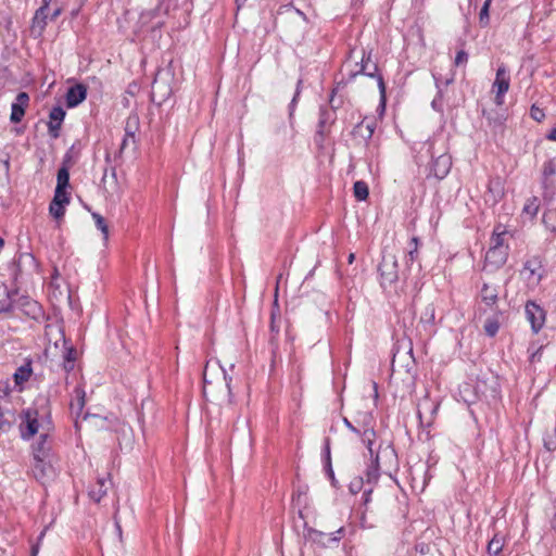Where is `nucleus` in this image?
Here are the masks:
<instances>
[{
  "label": "nucleus",
  "instance_id": "nucleus-34",
  "mask_svg": "<svg viewBox=\"0 0 556 556\" xmlns=\"http://www.w3.org/2000/svg\"><path fill=\"white\" fill-rule=\"evenodd\" d=\"M539 211V200L538 198L533 197L532 199L528 200V202L525 204L523 212L531 216H535Z\"/></svg>",
  "mask_w": 556,
  "mask_h": 556
},
{
  "label": "nucleus",
  "instance_id": "nucleus-8",
  "mask_svg": "<svg viewBox=\"0 0 556 556\" xmlns=\"http://www.w3.org/2000/svg\"><path fill=\"white\" fill-rule=\"evenodd\" d=\"M51 432L40 433L38 441L33 445V459L52 458Z\"/></svg>",
  "mask_w": 556,
  "mask_h": 556
},
{
  "label": "nucleus",
  "instance_id": "nucleus-37",
  "mask_svg": "<svg viewBox=\"0 0 556 556\" xmlns=\"http://www.w3.org/2000/svg\"><path fill=\"white\" fill-rule=\"evenodd\" d=\"M65 205L66 204H63V203H59V205H54V202H51L50 206H49L50 214L56 219L63 217V215L65 213Z\"/></svg>",
  "mask_w": 556,
  "mask_h": 556
},
{
  "label": "nucleus",
  "instance_id": "nucleus-31",
  "mask_svg": "<svg viewBox=\"0 0 556 556\" xmlns=\"http://www.w3.org/2000/svg\"><path fill=\"white\" fill-rule=\"evenodd\" d=\"M21 305H25L27 308H26V314L27 315H30L31 317L36 318L37 314L40 312V307L38 306V303L37 302H31V301H28L26 298H22L18 300V302H22Z\"/></svg>",
  "mask_w": 556,
  "mask_h": 556
},
{
  "label": "nucleus",
  "instance_id": "nucleus-46",
  "mask_svg": "<svg viewBox=\"0 0 556 556\" xmlns=\"http://www.w3.org/2000/svg\"><path fill=\"white\" fill-rule=\"evenodd\" d=\"M326 454H327V471L331 479H333V471L330 464V448H329V441L327 440L326 444Z\"/></svg>",
  "mask_w": 556,
  "mask_h": 556
},
{
  "label": "nucleus",
  "instance_id": "nucleus-5",
  "mask_svg": "<svg viewBox=\"0 0 556 556\" xmlns=\"http://www.w3.org/2000/svg\"><path fill=\"white\" fill-rule=\"evenodd\" d=\"M342 533L343 528H340L334 533H325L316 529L308 528L306 529L305 536L307 540L312 541L315 544H318L323 547H330L332 544L339 543Z\"/></svg>",
  "mask_w": 556,
  "mask_h": 556
},
{
  "label": "nucleus",
  "instance_id": "nucleus-44",
  "mask_svg": "<svg viewBox=\"0 0 556 556\" xmlns=\"http://www.w3.org/2000/svg\"><path fill=\"white\" fill-rule=\"evenodd\" d=\"M530 113H531V117L538 122H541L545 117L543 110H541L540 108H538L535 105H532Z\"/></svg>",
  "mask_w": 556,
  "mask_h": 556
},
{
  "label": "nucleus",
  "instance_id": "nucleus-40",
  "mask_svg": "<svg viewBox=\"0 0 556 556\" xmlns=\"http://www.w3.org/2000/svg\"><path fill=\"white\" fill-rule=\"evenodd\" d=\"M363 485H364L363 477H357L351 481L349 489H350L351 493L356 494L363 489Z\"/></svg>",
  "mask_w": 556,
  "mask_h": 556
},
{
  "label": "nucleus",
  "instance_id": "nucleus-62",
  "mask_svg": "<svg viewBox=\"0 0 556 556\" xmlns=\"http://www.w3.org/2000/svg\"><path fill=\"white\" fill-rule=\"evenodd\" d=\"M105 161H106V163H110V161H111V156H110V154H106V156H105Z\"/></svg>",
  "mask_w": 556,
  "mask_h": 556
},
{
  "label": "nucleus",
  "instance_id": "nucleus-21",
  "mask_svg": "<svg viewBox=\"0 0 556 556\" xmlns=\"http://www.w3.org/2000/svg\"><path fill=\"white\" fill-rule=\"evenodd\" d=\"M108 483L109 481L104 478L98 479L96 485H93L89 491L90 498L94 502H100L108 492Z\"/></svg>",
  "mask_w": 556,
  "mask_h": 556
},
{
  "label": "nucleus",
  "instance_id": "nucleus-36",
  "mask_svg": "<svg viewBox=\"0 0 556 556\" xmlns=\"http://www.w3.org/2000/svg\"><path fill=\"white\" fill-rule=\"evenodd\" d=\"M220 370L223 374V380H224L225 390H226L225 397L228 403H231L232 402V394H231V388H230L231 377L227 376L224 368L220 367Z\"/></svg>",
  "mask_w": 556,
  "mask_h": 556
},
{
  "label": "nucleus",
  "instance_id": "nucleus-61",
  "mask_svg": "<svg viewBox=\"0 0 556 556\" xmlns=\"http://www.w3.org/2000/svg\"><path fill=\"white\" fill-rule=\"evenodd\" d=\"M116 529H117L118 534L121 536L122 535V529H121V526L118 525V522H116Z\"/></svg>",
  "mask_w": 556,
  "mask_h": 556
},
{
  "label": "nucleus",
  "instance_id": "nucleus-23",
  "mask_svg": "<svg viewBox=\"0 0 556 556\" xmlns=\"http://www.w3.org/2000/svg\"><path fill=\"white\" fill-rule=\"evenodd\" d=\"M435 320V308L432 303H428L425 305L421 314H420V323L427 327H432Z\"/></svg>",
  "mask_w": 556,
  "mask_h": 556
},
{
  "label": "nucleus",
  "instance_id": "nucleus-38",
  "mask_svg": "<svg viewBox=\"0 0 556 556\" xmlns=\"http://www.w3.org/2000/svg\"><path fill=\"white\" fill-rule=\"evenodd\" d=\"M409 245H410V250L408 251V254H407V257H408L407 262H414L418 254V238L413 237Z\"/></svg>",
  "mask_w": 556,
  "mask_h": 556
},
{
  "label": "nucleus",
  "instance_id": "nucleus-51",
  "mask_svg": "<svg viewBox=\"0 0 556 556\" xmlns=\"http://www.w3.org/2000/svg\"><path fill=\"white\" fill-rule=\"evenodd\" d=\"M371 492H372V489H371V488H369V489H367V490H365V491H364V493H363V500H364V504H365V505L369 503Z\"/></svg>",
  "mask_w": 556,
  "mask_h": 556
},
{
  "label": "nucleus",
  "instance_id": "nucleus-16",
  "mask_svg": "<svg viewBox=\"0 0 556 556\" xmlns=\"http://www.w3.org/2000/svg\"><path fill=\"white\" fill-rule=\"evenodd\" d=\"M481 301L485 306L493 308L498 301V290L496 286L484 282L480 290Z\"/></svg>",
  "mask_w": 556,
  "mask_h": 556
},
{
  "label": "nucleus",
  "instance_id": "nucleus-49",
  "mask_svg": "<svg viewBox=\"0 0 556 556\" xmlns=\"http://www.w3.org/2000/svg\"><path fill=\"white\" fill-rule=\"evenodd\" d=\"M366 130H367V135H362V137L365 139V140H369L374 132H375V124H367L366 125Z\"/></svg>",
  "mask_w": 556,
  "mask_h": 556
},
{
  "label": "nucleus",
  "instance_id": "nucleus-4",
  "mask_svg": "<svg viewBox=\"0 0 556 556\" xmlns=\"http://www.w3.org/2000/svg\"><path fill=\"white\" fill-rule=\"evenodd\" d=\"M399 264L395 255L386 254L379 265L381 286H391L399 279Z\"/></svg>",
  "mask_w": 556,
  "mask_h": 556
},
{
  "label": "nucleus",
  "instance_id": "nucleus-20",
  "mask_svg": "<svg viewBox=\"0 0 556 556\" xmlns=\"http://www.w3.org/2000/svg\"><path fill=\"white\" fill-rule=\"evenodd\" d=\"M358 435H361L362 442L366 445V447L368 448V452L370 454V457L372 458L374 457L372 444L376 439V431H375L374 427L369 422H365V428L363 429V431H361V433Z\"/></svg>",
  "mask_w": 556,
  "mask_h": 556
},
{
  "label": "nucleus",
  "instance_id": "nucleus-3",
  "mask_svg": "<svg viewBox=\"0 0 556 556\" xmlns=\"http://www.w3.org/2000/svg\"><path fill=\"white\" fill-rule=\"evenodd\" d=\"M31 475L42 485L53 481L56 470L52 465V458L33 459Z\"/></svg>",
  "mask_w": 556,
  "mask_h": 556
},
{
  "label": "nucleus",
  "instance_id": "nucleus-9",
  "mask_svg": "<svg viewBox=\"0 0 556 556\" xmlns=\"http://www.w3.org/2000/svg\"><path fill=\"white\" fill-rule=\"evenodd\" d=\"M334 122V114L327 108L321 106L319 111L318 129L316 131L315 141L321 146L326 135L329 131V126Z\"/></svg>",
  "mask_w": 556,
  "mask_h": 556
},
{
  "label": "nucleus",
  "instance_id": "nucleus-50",
  "mask_svg": "<svg viewBox=\"0 0 556 556\" xmlns=\"http://www.w3.org/2000/svg\"><path fill=\"white\" fill-rule=\"evenodd\" d=\"M343 422L352 432L359 434L361 429L356 428L348 418H343Z\"/></svg>",
  "mask_w": 556,
  "mask_h": 556
},
{
  "label": "nucleus",
  "instance_id": "nucleus-35",
  "mask_svg": "<svg viewBox=\"0 0 556 556\" xmlns=\"http://www.w3.org/2000/svg\"><path fill=\"white\" fill-rule=\"evenodd\" d=\"M76 401L71 404L72 409L81 410L85 406V391L80 388H76Z\"/></svg>",
  "mask_w": 556,
  "mask_h": 556
},
{
  "label": "nucleus",
  "instance_id": "nucleus-6",
  "mask_svg": "<svg viewBox=\"0 0 556 556\" xmlns=\"http://www.w3.org/2000/svg\"><path fill=\"white\" fill-rule=\"evenodd\" d=\"M510 84L509 74L505 65H500L496 71V77L493 83V90L495 91V103L502 105L504 103V94L508 91Z\"/></svg>",
  "mask_w": 556,
  "mask_h": 556
},
{
  "label": "nucleus",
  "instance_id": "nucleus-17",
  "mask_svg": "<svg viewBox=\"0 0 556 556\" xmlns=\"http://www.w3.org/2000/svg\"><path fill=\"white\" fill-rule=\"evenodd\" d=\"M16 292H10L7 287L0 286V313H8L14 308Z\"/></svg>",
  "mask_w": 556,
  "mask_h": 556
},
{
  "label": "nucleus",
  "instance_id": "nucleus-56",
  "mask_svg": "<svg viewBox=\"0 0 556 556\" xmlns=\"http://www.w3.org/2000/svg\"><path fill=\"white\" fill-rule=\"evenodd\" d=\"M547 139L556 141V128H554L548 135Z\"/></svg>",
  "mask_w": 556,
  "mask_h": 556
},
{
  "label": "nucleus",
  "instance_id": "nucleus-59",
  "mask_svg": "<svg viewBox=\"0 0 556 556\" xmlns=\"http://www.w3.org/2000/svg\"><path fill=\"white\" fill-rule=\"evenodd\" d=\"M354 258H355V255H354L353 253H351V254L349 255V260H348V261H349V263H350V264H352V263H353V261H354Z\"/></svg>",
  "mask_w": 556,
  "mask_h": 556
},
{
  "label": "nucleus",
  "instance_id": "nucleus-13",
  "mask_svg": "<svg viewBox=\"0 0 556 556\" xmlns=\"http://www.w3.org/2000/svg\"><path fill=\"white\" fill-rule=\"evenodd\" d=\"M87 97V87L83 84H76L68 88L66 92V104L68 108H75L85 101Z\"/></svg>",
  "mask_w": 556,
  "mask_h": 556
},
{
  "label": "nucleus",
  "instance_id": "nucleus-64",
  "mask_svg": "<svg viewBox=\"0 0 556 556\" xmlns=\"http://www.w3.org/2000/svg\"><path fill=\"white\" fill-rule=\"evenodd\" d=\"M362 127H363V123L358 124V125L356 126V129L361 130V129H362Z\"/></svg>",
  "mask_w": 556,
  "mask_h": 556
},
{
  "label": "nucleus",
  "instance_id": "nucleus-26",
  "mask_svg": "<svg viewBox=\"0 0 556 556\" xmlns=\"http://www.w3.org/2000/svg\"><path fill=\"white\" fill-rule=\"evenodd\" d=\"M354 195L358 201H364L368 198L369 190L365 181H356L353 187Z\"/></svg>",
  "mask_w": 556,
  "mask_h": 556
},
{
  "label": "nucleus",
  "instance_id": "nucleus-32",
  "mask_svg": "<svg viewBox=\"0 0 556 556\" xmlns=\"http://www.w3.org/2000/svg\"><path fill=\"white\" fill-rule=\"evenodd\" d=\"M51 202H54V205H59V203L68 204L70 197L66 189L55 187L54 197Z\"/></svg>",
  "mask_w": 556,
  "mask_h": 556
},
{
  "label": "nucleus",
  "instance_id": "nucleus-12",
  "mask_svg": "<svg viewBox=\"0 0 556 556\" xmlns=\"http://www.w3.org/2000/svg\"><path fill=\"white\" fill-rule=\"evenodd\" d=\"M508 257V248H489L485 253V264L494 268L503 266Z\"/></svg>",
  "mask_w": 556,
  "mask_h": 556
},
{
  "label": "nucleus",
  "instance_id": "nucleus-33",
  "mask_svg": "<svg viewBox=\"0 0 556 556\" xmlns=\"http://www.w3.org/2000/svg\"><path fill=\"white\" fill-rule=\"evenodd\" d=\"M490 4H491V0H485L484 4L482 5V8L480 10L479 22H480L481 26H486L489 24V21H490V16H489Z\"/></svg>",
  "mask_w": 556,
  "mask_h": 556
},
{
  "label": "nucleus",
  "instance_id": "nucleus-58",
  "mask_svg": "<svg viewBox=\"0 0 556 556\" xmlns=\"http://www.w3.org/2000/svg\"><path fill=\"white\" fill-rule=\"evenodd\" d=\"M38 553V545L31 547V554L35 556Z\"/></svg>",
  "mask_w": 556,
  "mask_h": 556
},
{
  "label": "nucleus",
  "instance_id": "nucleus-24",
  "mask_svg": "<svg viewBox=\"0 0 556 556\" xmlns=\"http://www.w3.org/2000/svg\"><path fill=\"white\" fill-rule=\"evenodd\" d=\"M379 479V455H375L371 464L366 470V480L368 484L376 483Z\"/></svg>",
  "mask_w": 556,
  "mask_h": 556
},
{
  "label": "nucleus",
  "instance_id": "nucleus-14",
  "mask_svg": "<svg viewBox=\"0 0 556 556\" xmlns=\"http://www.w3.org/2000/svg\"><path fill=\"white\" fill-rule=\"evenodd\" d=\"M451 166V156L441 154L433 161L431 172L437 178L443 179L448 174Z\"/></svg>",
  "mask_w": 556,
  "mask_h": 556
},
{
  "label": "nucleus",
  "instance_id": "nucleus-57",
  "mask_svg": "<svg viewBox=\"0 0 556 556\" xmlns=\"http://www.w3.org/2000/svg\"><path fill=\"white\" fill-rule=\"evenodd\" d=\"M247 0H235L237 9H241L245 4Z\"/></svg>",
  "mask_w": 556,
  "mask_h": 556
},
{
  "label": "nucleus",
  "instance_id": "nucleus-22",
  "mask_svg": "<svg viewBox=\"0 0 556 556\" xmlns=\"http://www.w3.org/2000/svg\"><path fill=\"white\" fill-rule=\"evenodd\" d=\"M139 129V117L137 114L128 116L125 125V136L131 138V144L136 143V132Z\"/></svg>",
  "mask_w": 556,
  "mask_h": 556
},
{
  "label": "nucleus",
  "instance_id": "nucleus-15",
  "mask_svg": "<svg viewBox=\"0 0 556 556\" xmlns=\"http://www.w3.org/2000/svg\"><path fill=\"white\" fill-rule=\"evenodd\" d=\"M49 11L50 8H46V5H40L36 10L31 25V30L34 33H38V35H41L49 20Z\"/></svg>",
  "mask_w": 556,
  "mask_h": 556
},
{
  "label": "nucleus",
  "instance_id": "nucleus-63",
  "mask_svg": "<svg viewBox=\"0 0 556 556\" xmlns=\"http://www.w3.org/2000/svg\"><path fill=\"white\" fill-rule=\"evenodd\" d=\"M296 13H298L299 15H301V16H303V17L305 18L304 13H303V12H301L300 10H296Z\"/></svg>",
  "mask_w": 556,
  "mask_h": 556
},
{
  "label": "nucleus",
  "instance_id": "nucleus-41",
  "mask_svg": "<svg viewBox=\"0 0 556 556\" xmlns=\"http://www.w3.org/2000/svg\"><path fill=\"white\" fill-rule=\"evenodd\" d=\"M543 174L545 177H549L556 174V161L551 160L544 165Z\"/></svg>",
  "mask_w": 556,
  "mask_h": 556
},
{
  "label": "nucleus",
  "instance_id": "nucleus-54",
  "mask_svg": "<svg viewBox=\"0 0 556 556\" xmlns=\"http://www.w3.org/2000/svg\"><path fill=\"white\" fill-rule=\"evenodd\" d=\"M23 258L26 261H29L31 263L35 262V258L33 257V255L28 254V253L21 255L18 262H21Z\"/></svg>",
  "mask_w": 556,
  "mask_h": 556
},
{
  "label": "nucleus",
  "instance_id": "nucleus-39",
  "mask_svg": "<svg viewBox=\"0 0 556 556\" xmlns=\"http://www.w3.org/2000/svg\"><path fill=\"white\" fill-rule=\"evenodd\" d=\"M75 359V350L73 348L67 349L65 353V363H64V369L66 371H70L73 369V362Z\"/></svg>",
  "mask_w": 556,
  "mask_h": 556
},
{
  "label": "nucleus",
  "instance_id": "nucleus-2",
  "mask_svg": "<svg viewBox=\"0 0 556 556\" xmlns=\"http://www.w3.org/2000/svg\"><path fill=\"white\" fill-rule=\"evenodd\" d=\"M377 71H378V66L375 62H372L370 60V55H368L367 58H365V55H363L361 64H359V70L355 74H352V76H355L356 74L361 73L368 77H377L378 88H379V92H380V105L379 106L381 109V112H383L384 108H386V84L383 81L382 76L377 75Z\"/></svg>",
  "mask_w": 556,
  "mask_h": 556
},
{
  "label": "nucleus",
  "instance_id": "nucleus-25",
  "mask_svg": "<svg viewBox=\"0 0 556 556\" xmlns=\"http://www.w3.org/2000/svg\"><path fill=\"white\" fill-rule=\"evenodd\" d=\"M68 186H70V169L65 164H63L58 170L56 187L67 189Z\"/></svg>",
  "mask_w": 556,
  "mask_h": 556
},
{
  "label": "nucleus",
  "instance_id": "nucleus-19",
  "mask_svg": "<svg viewBox=\"0 0 556 556\" xmlns=\"http://www.w3.org/2000/svg\"><path fill=\"white\" fill-rule=\"evenodd\" d=\"M33 374L31 361L27 359L23 365H21L14 372L13 379L15 386L22 387Z\"/></svg>",
  "mask_w": 556,
  "mask_h": 556
},
{
  "label": "nucleus",
  "instance_id": "nucleus-11",
  "mask_svg": "<svg viewBox=\"0 0 556 556\" xmlns=\"http://www.w3.org/2000/svg\"><path fill=\"white\" fill-rule=\"evenodd\" d=\"M65 117V111L62 106H54L49 114L48 131L49 135L56 139L60 136V129Z\"/></svg>",
  "mask_w": 556,
  "mask_h": 556
},
{
  "label": "nucleus",
  "instance_id": "nucleus-30",
  "mask_svg": "<svg viewBox=\"0 0 556 556\" xmlns=\"http://www.w3.org/2000/svg\"><path fill=\"white\" fill-rule=\"evenodd\" d=\"M97 228L103 233L104 240H108L109 237V227L105 223V219L99 213L91 214Z\"/></svg>",
  "mask_w": 556,
  "mask_h": 556
},
{
  "label": "nucleus",
  "instance_id": "nucleus-48",
  "mask_svg": "<svg viewBox=\"0 0 556 556\" xmlns=\"http://www.w3.org/2000/svg\"><path fill=\"white\" fill-rule=\"evenodd\" d=\"M131 143V138L130 137H127L125 136L122 143H121V147H119V150H118V154L117 156H122L123 152L125 151V149Z\"/></svg>",
  "mask_w": 556,
  "mask_h": 556
},
{
  "label": "nucleus",
  "instance_id": "nucleus-28",
  "mask_svg": "<svg viewBox=\"0 0 556 556\" xmlns=\"http://www.w3.org/2000/svg\"><path fill=\"white\" fill-rule=\"evenodd\" d=\"M503 546H504L503 539L500 538L497 534H495L488 544V553L490 555L496 556L502 552Z\"/></svg>",
  "mask_w": 556,
  "mask_h": 556
},
{
  "label": "nucleus",
  "instance_id": "nucleus-29",
  "mask_svg": "<svg viewBox=\"0 0 556 556\" xmlns=\"http://www.w3.org/2000/svg\"><path fill=\"white\" fill-rule=\"evenodd\" d=\"M504 235L505 230H500V227L495 228L491 237L490 248H508V245L504 243Z\"/></svg>",
  "mask_w": 556,
  "mask_h": 556
},
{
  "label": "nucleus",
  "instance_id": "nucleus-43",
  "mask_svg": "<svg viewBox=\"0 0 556 556\" xmlns=\"http://www.w3.org/2000/svg\"><path fill=\"white\" fill-rule=\"evenodd\" d=\"M62 10V7L56 1H54L52 11H49V20L55 21L61 15Z\"/></svg>",
  "mask_w": 556,
  "mask_h": 556
},
{
  "label": "nucleus",
  "instance_id": "nucleus-7",
  "mask_svg": "<svg viewBox=\"0 0 556 556\" xmlns=\"http://www.w3.org/2000/svg\"><path fill=\"white\" fill-rule=\"evenodd\" d=\"M526 316L529 323L531 324V328L533 332L538 333L540 329L543 327L545 321V312L541 306L535 304L534 302H528L526 304Z\"/></svg>",
  "mask_w": 556,
  "mask_h": 556
},
{
  "label": "nucleus",
  "instance_id": "nucleus-45",
  "mask_svg": "<svg viewBox=\"0 0 556 556\" xmlns=\"http://www.w3.org/2000/svg\"><path fill=\"white\" fill-rule=\"evenodd\" d=\"M207 368L208 365L205 366L204 374H203V380H204V394L206 395L207 391L210 390L212 393H214V387L212 381L207 379Z\"/></svg>",
  "mask_w": 556,
  "mask_h": 556
},
{
  "label": "nucleus",
  "instance_id": "nucleus-52",
  "mask_svg": "<svg viewBox=\"0 0 556 556\" xmlns=\"http://www.w3.org/2000/svg\"><path fill=\"white\" fill-rule=\"evenodd\" d=\"M160 88L157 80L154 79L152 83V100L155 101V92Z\"/></svg>",
  "mask_w": 556,
  "mask_h": 556
},
{
  "label": "nucleus",
  "instance_id": "nucleus-10",
  "mask_svg": "<svg viewBox=\"0 0 556 556\" xmlns=\"http://www.w3.org/2000/svg\"><path fill=\"white\" fill-rule=\"evenodd\" d=\"M29 103V96L27 92H20L15 101L12 103L11 106V116L10 119L12 123H20L25 114V109L27 108Z\"/></svg>",
  "mask_w": 556,
  "mask_h": 556
},
{
  "label": "nucleus",
  "instance_id": "nucleus-42",
  "mask_svg": "<svg viewBox=\"0 0 556 556\" xmlns=\"http://www.w3.org/2000/svg\"><path fill=\"white\" fill-rule=\"evenodd\" d=\"M468 61V53L464 50H459L455 56V65L459 66L462 64H466Z\"/></svg>",
  "mask_w": 556,
  "mask_h": 556
},
{
  "label": "nucleus",
  "instance_id": "nucleus-55",
  "mask_svg": "<svg viewBox=\"0 0 556 556\" xmlns=\"http://www.w3.org/2000/svg\"><path fill=\"white\" fill-rule=\"evenodd\" d=\"M431 105H432V108H433L434 110H437V111H441V110H442L441 105H439V100H438V99H434V100L432 101Z\"/></svg>",
  "mask_w": 556,
  "mask_h": 556
},
{
  "label": "nucleus",
  "instance_id": "nucleus-53",
  "mask_svg": "<svg viewBox=\"0 0 556 556\" xmlns=\"http://www.w3.org/2000/svg\"><path fill=\"white\" fill-rule=\"evenodd\" d=\"M301 83H302V81H301V80H299V83H298V88H296V91H295V94H294V97H293V99H292V101H291V108H293V106H294V104H295V102H296V99H298V97H299V94H300V85H301Z\"/></svg>",
  "mask_w": 556,
  "mask_h": 556
},
{
  "label": "nucleus",
  "instance_id": "nucleus-27",
  "mask_svg": "<svg viewBox=\"0 0 556 556\" xmlns=\"http://www.w3.org/2000/svg\"><path fill=\"white\" fill-rule=\"evenodd\" d=\"M13 416V413H11L9 409L7 412H3L0 408V432L4 433L10 430Z\"/></svg>",
  "mask_w": 556,
  "mask_h": 556
},
{
  "label": "nucleus",
  "instance_id": "nucleus-60",
  "mask_svg": "<svg viewBox=\"0 0 556 556\" xmlns=\"http://www.w3.org/2000/svg\"><path fill=\"white\" fill-rule=\"evenodd\" d=\"M525 268H526V269H529L532 274H534V269H532V268L530 267V263H529V262L525 265Z\"/></svg>",
  "mask_w": 556,
  "mask_h": 556
},
{
  "label": "nucleus",
  "instance_id": "nucleus-47",
  "mask_svg": "<svg viewBox=\"0 0 556 556\" xmlns=\"http://www.w3.org/2000/svg\"><path fill=\"white\" fill-rule=\"evenodd\" d=\"M543 349H544V346L541 345L535 351H533L530 355V362L533 363V362L540 361L541 356H542Z\"/></svg>",
  "mask_w": 556,
  "mask_h": 556
},
{
  "label": "nucleus",
  "instance_id": "nucleus-18",
  "mask_svg": "<svg viewBox=\"0 0 556 556\" xmlns=\"http://www.w3.org/2000/svg\"><path fill=\"white\" fill-rule=\"evenodd\" d=\"M502 318L503 313L500 311H495L491 316H489L485 319L483 328L489 337H494L498 332Z\"/></svg>",
  "mask_w": 556,
  "mask_h": 556
},
{
  "label": "nucleus",
  "instance_id": "nucleus-1",
  "mask_svg": "<svg viewBox=\"0 0 556 556\" xmlns=\"http://www.w3.org/2000/svg\"><path fill=\"white\" fill-rule=\"evenodd\" d=\"M21 417L20 430L23 440H29L38 432L47 433L53 430L50 413L46 409L40 412L37 408H27Z\"/></svg>",
  "mask_w": 556,
  "mask_h": 556
}]
</instances>
